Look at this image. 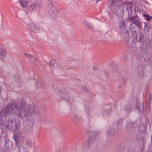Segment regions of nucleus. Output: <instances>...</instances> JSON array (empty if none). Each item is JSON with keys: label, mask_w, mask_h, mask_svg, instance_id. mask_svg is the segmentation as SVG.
Masks as SVG:
<instances>
[{"label": "nucleus", "mask_w": 152, "mask_h": 152, "mask_svg": "<svg viewBox=\"0 0 152 152\" xmlns=\"http://www.w3.org/2000/svg\"><path fill=\"white\" fill-rule=\"evenodd\" d=\"M26 102L21 100L18 104L17 101L12 102L13 114L22 119L23 117L25 118L29 116L30 114H37L40 113V110L38 107L35 105H28L26 106Z\"/></svg>", "instance_id": "1"}, {"label": "nucleus", "mask_w": 152, "mask_h": 152, "mask_svg": "<svg viewBox=\"0 0 152 152\" xmlns=\"http://www.w3.org/2000/svg\"><path fill=\"white\" fill-rule=\"evenodd\" d=\"M8 129L9 131H13V137L17 145L20 141V138H22V134L18 129V124L12 121H8L4 125L2 121L0 122V127L3 129L4 127Z\"/></svg>", "instance_id": "2"}, {"label": "nucleus", "mask_w": 152, "mask_h": 152, "mask_svg": "<svg viewBox=\"0 0 152 152\" xmlns=\"http://www.w3.org/2000/svg\"><path fill=\"white\" fill-rule=\"evenodd\" d=\"M132 6H131L128 8H127L129 12L128 19L129 21L133 23H134L138 28H141L142 27V23L138 20L139 19L138 16L136 15L134 16L132 14Z\"/></svg>", "instance_id": "3"}, {"label": "nucleus", "mask_w": 152, "mask_h": 152, "mask_svg": "<svg viewBox=\"0 0 152 152\" xmlns=\"http://www.w3.org/2000/svg\"><path fill=\"white\" fill-rule=\"evenodd\" d=\"M88 131L90 132V136L86 143V145L85 146L86 147L85 151H88L94 145L93 141L95 139L96 135L98 133V131H93L91 129L88 130Z\"/></svg>", "instance_id": "4"}, {"label": "nucleus", "mask_w": 152, "mask_h": 152, "mask_svg": "<svg viewBox=\"0 0 152 152\" xmlns=\"http://www.w3.org/2000/svg\"><path fill=\"white\" fill-rule=\"evenodd\" d=\"M12 102L8 104L0 111V119H2L4 117L6 118L7 116L13 114Z\"/></svg>", "instance_id": "5"}, {"label": "nucleus", "mask_w": 152, "mask_h": 152, "mask_svg": "<svg viewBox=\"0 0 152 152\" xmlns=\"http://www.w3.org/2000/svg\"><path fill=\"white\" fill-rule=\"evenodd\" d=\"M47 7L49 15L54 19L56 18L57 16L58 10L53 6L52 0H48Z\"/></svg>", "instance_id": "6"}, {"label": "nucleus", "mask_w": 152, "mask_h": 152, "mask_svg": "<svg viewBox=\"0 0 152 152\" xmlns=\"http://www.w3.org/2000/svg\"><path fill=\"white\" fill-rule=\"evenodd\" d=\"M53 89H54V91L56 92V90L58 91L60 94V96L61 99L67 102L69 101V96L68 94L69 92L64 89H62L61 90H58V88H56V86L55 85H53L52 86Z\"/></svg>", "instance_id": "7"}, {"label": "nucleus", "mask_w": 152, "mask_h": 152, "mask_svg": "<svg viewBox=\"0 0 152 152\" xmlns=\"http://www.w3.org/2000/svg\"><path fill=\"white\" fill-rule=\"evenodd\" d=\"M42 1L40 0H37L34 4L30 5L28 9L30 10H38L39 8L42 7Z\"/></svg>", "instance_id": "8"}, {"label": "nucleus", "mask_w": 152, "mask_h": 152, "mask_svg": "<svg viewBox=\"0 0 152 152\" xmlns=\"http://www.w3.org/2000/svg\"><path fill=\"white\" fill-rule=\"evenodd\" d=\"M112 11L116 15L118 18L122 17V14H123L124 12L122 11L118 7V5H115L111 8Z\"/></svg>", "instance_id": "9"}, {"label": "nucleus", "mask_w": 152, "mask_h": 152, "mask_svg": "<svg viewBox=\"0 0 152 152\" xmlns=\"http://www.w3.org/2000/svg\"><path fill=\"white\" fill-rule=\"evenodd\" d=\"M152 99V95L151 93L149 94V101L148 103H145L143 102L142 105L143 111L146 112L147 110H149L150 108V104H151V100Z\"/></svg>", "instance_id": "10"}, {"label": "nucleus", "mask_w": 152, "mask_h": 152, "mask_svg": "<svg viewBox=\"0 0 152 152\" xmlns=\"http://www.w3.org/2000/svg\"><path fill=\"white\" fill-rule=\"evenodd\" d=\"M27 27L28 29L35 33L37 32L40 28L37 25L32 23L28 24Z\"/></svg>", "instance_id": "11"}, {"label": "nucleus", "mask_w": 152, "mask_h": 152, "mask_svg": "<svg viewBox=\"0 0 152 152\" xmlns=\"http://www.w3.org/2000/svg\"><path fill=\"white\" fill-rule=\"evenodd\" d=\"M102 111L103 116H107L111 113V107L110 105L105 106L103 107Z\"/></svg>", "instance_id": "12"}, {"label": "nucleus", "mask_w": 152, "mask_h": 152, "mask_svg": "<svg viewBox=\"0 0 152 152\" xmlns=\"http://www.w3.org/2000/svg\"><path fill=\"white\" fill-rule=\"evenodd\" d=\"M5 140L4 146L7 149L10 150L12 148V142L9 140L7 139L6 137H3Z\"/></svg>", "instance_id": "13"}, {"label": "nucleus", "mask_w": 152, "mask_h": 152, "mask_svg": "<svg viewBox=\"0 0 152 152\" xmlns=\"http://www.w3.org/2000/svg\"><path fill=\"white\" fill-rule=\"evenodd\" d=\"M136 39L137 42H140L141 43H143L145 41L144 37L142 34L139 32L138 33L136 34Z\"/></svg>", "instance_id": "14"}, {"label": "nucleus", "mask_w": 152, "mask_h": 152, "mask_svg": "<svg viewBox=\"0 0 152 152\" xmlns=\"http://www.w3.org/2000/svg\"><path fill=\"white\" fill-rule=\"evenodd\" d=\"M107 134L109 137H113L114 135V127L113 126H110L107 132Z\"/></svg>", "instance_id": "15"}, {"label": "nucleus", "mask_w": 152, "mask_h": 152, "mask_svg": "<svg viewBox=\"0 0 152 152\" xmlns=\"http://www.w3.org/2000/svg\"><path fill=\"white\" fill-rule=\"evenodd\" d=\"M129 30L128 29L123 30H121V36L123 38L125 39L128 37L129 35Z\"/></svg>", "instance_id": "16"}, {"label": "nucleus", "mask_w": 152, "mask_h": 152, "mask_svg": "<svg viewBox=\"0 0 152 152\" xmlns=\"http://www.w3.org/2000/svg\"><path fill=\"white\" fill-rule=\"evenodd\" d=\"M133 107V106L132 104H127L125 106L124 109L125 112L128 113V114H129Z\"/></svg>", "instance_id": "17"}, {"label": "nucleus", "mask_w": 152, "mask_h": 152, "mask_svg": "<svg viewBox=\"0 0 152 152\" xmlns=\"http://www.w3.org/2000/svg\"><path fill=\"white\" fill-rule=\"evenodd\" d=\"M130 30L132 34L134 35L136 34V29L135 26L132 23H130L129 26Z\"/></svg>", "instance_id": "18"}, {"label": "nucleus", "mask_w": 152, "mask_h": 152, "mask_svg": "<svg viewBox=\"0 0 152 152\" xmlns=\"http://www.w3.org/2000/svg\"><path fill=\"white\" fill-rule=\"evenodd\" d=\"M126 20H123L121 21L119 23V26L121 30H124L126 29Z\"/></svg>", "instance_id": "19"}, {"label": "nucleus", "mask_w": 152, "mask_h": 152, "mask_svg": "<svg viewBox=\"0 0 152 152\" xmlns=\"http://www.w3.org/2000/svg\"><path fill=\"white\" fill-rule=\"evenodd\" d=\"M27 132H31L33 130V125L31 123H30L26 125L25 128Z\"/></svg>", "instance_id": "20"}, {"label": "nucleus", "mask_w": 152, "mask_h": 152, "mask_svg": "<svg viewBox=\"0 0 152 152\" xmlns=\"http://www.w3.org/2000/svg\"><path fill=\"white\" fill-rule=\"evenodd\" d=\"M133 41V40L132 39H130L129 38H128L126 42V45L127 47H132Z\"/></svg>", "instance_id": "21"}, {"label": "nucleus", "mask_w": 152, "mask_h": 152, "mask_svg": "<svg viewBox=\"0 0 152 152\" xmlns=\"http://www.w3.org/2000/svg\"><path fill=\"white\" fill-rule=\"evenodd\" d=\"M0 56L2 57L6 56V50L4 49V46H2L0 49Z\"/></svg>", "instance_id": "22"}, {"label": "nucleus", "mask_w": 152, "mask_h": 152, "mask_svg": "<svg viewBox=\"0 0 152 152\" xmlns=\"http://www.w3.org/2000/svg\"><path fill=\"white\" fill-rule=\"evenodd\" d=\"M116 3V2L115 0H108L107 4L109 7L110 8L111 7H112L114 6L115 5H117Z\"/></svg>", "instance_id": "23"}, {"label": "nucleus", "mask_w": 152, "mask_h": 152, "mask_svg": "<svg viewBox=\"0 0 152 152\" xmlns=\"http://www.w3.org/2000/svg\"><path fill=\"white\" fill-rule=\"evenodd\" d=\"M34 142L33 140L31 139H27L26 140V145H28L29 147L32 146L34 145Z\"/></svg>", "instance_id": "24"}, {"label": "nucleus", "mask_w": 152, "mask_h": 152, "mask_svg": "<svg viewBox=\"0 0 152 152\" xmlns=\"http://www.w3.org/2000/svg\"><path fill=\"white\" fill-rule=\"evenodd\" d=\"M20 3L22 7L25 8L27 7L28 1L26 0H20Z\"/></svg>", "instance_id": "25"}, {"label": "nucleus", "mask_w": 152, "mask_h": 152, "mask_svg": "<svg viewBox=\"0 0 152 152\" xmlns=\"http://www.w3.org/2000/svg\"><path fill=\"white\" fill-rule=\"evenodd\" d=\"M124 120L123 118H119L117 121V125L118 126L121 127L122 126Z\"/></svg>", "instance_id": "26"}, {"label": "nucleus", "mask_w": 152, "mask_h": 152, "mask_svg": "<svg viewBox=\"0 0 152 152\" xmlns=\"http://www.w3.org/2000/svg\"><path fill=\"white\" fill-rule=\"evenodd\" d=\"M72 117V120L74 122H77L81 118L80 117L77 116L75 114H74L73 115Z\"/></svg>", "instance_id": "27"}, {"label": "nucleus", "mask_w": 152, "mask_h": 152, "mask_svg": "<svg viewBox=\"0 0 152 152\" xmlns=\"http://www.w3.org/2000/svg\"><path fill=\"white\" fill-rule=\"evenodd\" d=\"M143 16L144 18L147 21H149L152 19V16L148 14H143Z\"/></svg>", "instance_id": "28"}, {"label": "nucleus", "mask_w": 152, "mask_h": 152, "mask_svg": "<svg viewBox=\"0 0 152 152\" xmlns=\"http://www.w3.org/2000/svg\"><path fill=\"white\" fill-rule=\"evenodd\" d=\"M145 29H147V31H148L151 29V25L149 23H145Z\"/></svg>", "instance_id": "29"}, {"label": "nucleus", "mask_w": 152, "mask_h": 152, "mask_svg": "<svg viewBox=\"0 0 152 152\" xmlns=\"http://www.w3.org/2000/svg\"><path fill=\"white\" fill-rule=\"evenodd\" d=\"M24 56L25 57L27 58H34V61H36L37 58L34 57L33 56L30 54L25 53L24 54Z\"/></svg>", "instance_id": "30"}, {"label": "nucleus", "mask_w": 152, "mask_h": 152, "mask_svg": "<svg viewBox=\"0 0 152 152\" xmlns=\"http://www.w3.org/2000/svg\"><path fill=\"white\" fill-rule=\"evenodd\" d=\"M84 23L86 25V27L88 29H91L92 28V26L87 21H85Z\"/></svg>", "instance_id": "31"}, {"label": "nucleus", "mask_w": 152, "mask_h": 152, "mask_svg": "<svg viewBox=\"0 0 152 152\" xmlns=\"http://www.w3.org/2000/svg\"><path fill=\"white\" fill-rule=\"evenodd\" d=\"M124 4L128 6L132 5L133 4V2H130L127 1H126L124 2L123 3Z\"/></svg>", "instance_id": "32"}, {"label": "nucleus", "mask_w": 152, "mask_h": 152, "mask_svg": "<svg viewBox=\"0 0 152 152\" xmlns=\"http://www.w3.org/2000/svg\"><path fill=\"white\" fill-rule=\"evenodd\" d=\"M137 120L134 122L131 123V124H132V128H135L137 126Z\"/></svg>", "instance_id": "33"}, {"label": "nucleus", "mask_w": 152, "mask_h": 152, "mask_svg": "<svg viewBox=\"0 0 152 152\" xmlns=\"http://www.w3.org/2000/svg\"><path fill=\"white\" fill-rule=\"evenodd\" d=\"M125 128L126 129H131L132 128V124H131V123H128L126 125Z\"/></svg>", "instance_id": "34"}, {"label": "nucleus", "mask_w": 152, "mask_h": 152, "mask_svg": "<svg viewBox=\"0 0 152 152\" xmlns=\"http://www.w3.org/2000/svg\"><path fill=\"white\" fill-rule=\"evenodd\" d=\"M135 109L138 110H140V105L139 103H137L135 105Z\"/></svg>", "instance_id": "35"}, {"label": "nucleus", "mask_w": 152, "mask_h": 152, "mask_svg": "<svg viewBox=\"0 0 152 152\" xmlns=\"http://www.w3.org/2000/svg\"><path fill=\"white\" fill-rule=\"evenodd\" d=\"M85 109L86 112L87 113L88 115L89 118V115L90 114V110H89L88 108L87 107H86L85 108Z\"/></svg>", "instance_id": "36"}, {"label": "nucleus", "mask_w": 152, "mask_h": 152, "mask_svg": "<svg viewBox=\"0 0 152 152\" xmlns=\"http://www.w3.org/2000/svg\"><path fill=\"white\" fill-rule=\"evenodd\" d=\"M55 63L54 61L53 60H51L49 63V65L50 67V68H51V66H53L54 65Z\"/></svg>", "instance_id": "37"}, {"label": "nucleus", "mask_w": 152, "mask_h": 152, "mask_svg": "<svg viewBox=\"0 0 152 152\" xmlns=\"http://www.w3.org/2000/svg\"><path fill=\"white\" fill-rule=\"evenodd\" d=\"M31 61H32L33 63H35V64L36 65H38V64L37 62V61H38V59H37L36 61H34V58H31L30 59Z\"/></svg>", "instance_id": "38"}, {"label": "nucleus", "mask_w": 152, "mask_h": 152, "mask_svg": "<svg viewBox=\"0 0 152 152\" xmlns=\"http://www.w3.org/2000/svg\"><path fill=\"white\" fill-rule=\"evenodd\" d=\"M42 84H41L40 83L38 82L37 83L36 85L39 87H43Z\"/></svg>", "instance_id": "39"}, {"label": "nucleus", "mask_w": 152, "mask_h": 152, "mask_svg": "<svg viewBox=\"0 0 152 152\" xmlns=\"http://www.w3.org/2000/svg\"><path fill=\"white\" fill-rule=\"evenodd\" d=\"M82 91L83 92H87V91H88L87 88L85 86H83L82 88Z\"/></svg>", "instance_id": "40"}, {"label": "nucleus", "mask_w": 152, "mask_h": 152, "mask_svg": "<svg viewBox=\"0 0 152 152\" xmlns=\"http://www.w3.org/2000/svg\"><path fill=\"white\" fill-rule=\"evenodd\" d=\"M82 91L83 92H87V91H88L87 88L85 86H83L82 88Z\"/></svg>", "instance_id": "41"}, {"label": "nucleus", "mask_w": 152, "mask_h": 152, "mask_svg": "<svg viewBox=\"0 0 152 152\" xmlns=\"http://www.w3.org/2000/svg\"><path fill=\"white\" fill-rule=\"evenodd\" d=\"M134 10H135V12H138L140 11V9L139 7H135V8H134Z\"/></svg>", "instance_id": "42"}, {"label": "nucleus", "mask_w": 152, "mask_h": 152, "mask_svg": "<svg viewBox=\"0 0 152 152\" xmlns=\"http://www.w3.org/2000/svg\"><path fill=\"white\" fill-rule=\"evenodd\" d=\"M128 152H135V150L132 148H130L128 150Z\"/></svg>", "instance_id": "43"}, {"label": "nucleus", "mask_w": 152, "mask_h": 152, "mask_svg": "<svg viewBox=\"0 0 152 152\" xmlns=\"http://www.w3.org/2000/svg\"><path fill=\"white\" fill-rule=\"evenodd\" d=\"M123 82L124 84H125L126 83V79L124 78L123 79Z\"/></svg>", "instance_id": "44"}, {"label": "nucleus", "mask_w": 152, "mask_h": 152, "mask_svg": "<svg viewBox=\"0 0 152 152\" xmlns=\"http://www.w3.org/2000/svg\"><path fill=\"white\" fill-rule=\"evenodd\" d=\"M2 140L1 139V137H0V145H2Z\"/></svg>", "instance_id": "45"}, {"label": "nucleus", "mask_w": 152, "mask_h": 152, "mask_svg": "<svg viewBox=\"0 0 152 152\" xmlns=\"http://www.w3.org/2000/svg\"><path fill=\"white\" fill-rule=\"evenodd\" d=\"M123 0H115V1H117L118 2H121L123 1Z\"/></svg>", "instance_id": "46"}, {"label": "nucleus", "mask_w": 152, "mask_h": 152, "mask_svg": "<svg viewBox=\"0 0 152 152\" xmlns=\"http://www.w3.org/2000/svg\"><path fill=\"white\" fill-rule=\"evenodd\" d=\"M143 2H145L146 4L147 3L146 0H142Z\"/></svg>", "instance_id": "47"}, {"label": "nucleus", "mask_w": 152, "mask_h": 152, "mask_svg": "<svg viewBox=\"0 0 152 152\" xmlns=\"http://www.w3.org/2000/svg\"><path fill=\"white\" fill-rule=\"evenodd\" d=\"M121 86H119L118 87V88H121Z\"/></svg>", "instance_id": "48"}, {"label": "nucleus", "mask_w": 152, "mask_h": 152, "mask_svg": "<svg viewBox=\"0 0 152 152\" xmlns=\"http://www.w3.org/2000/svg\"><path fill=\"white\" fill-rule=\"evenodd\" d=\"M96 68V67H93V69L94 70Z\"/></svg>", "instance_id": "49"}, {"label": "nucleus", "mask_w": 152, "mask_h": 152, "mask_svg": "<svg viewBox=\"0 0 152 152\" xmlns=\"http://www.w3.org/2000/svg\"><path fill=\"white\" fill-rule=\"evenodd\" d=\"M142 117H140V120H142Z\"/></svg>", "instance_id": "50"}, {"label": "nucleus", "mask_w": 152, "mask_h": 152, "mask_svg": "<svg viewBox=\"0 0 152 152\" xmlns=\"http://www.w3.org/2000/svg\"><path fill=\"white\" fill-rule=\"evenodd\" d=\"M151 141L152 142V135L151 136Z\"/></svg>", "instance_id": "51"}, {"label": "nucleus", "mask_w": 152, "mask_h": 152, "mask_svg": "<svg viewBox=\"0 0 152 152\" xmlns=\"http://www.w3.org/2000/svg\"><path fill=\"white\" fill-rule=\"evenodd\" d=\"M96 2H98V0H97V1H96Z\"/></svg>", "instance_id": "52"}, {"label": "nucleus", "mask_w": 152, "mask_h": 152, "mask_svg": "<svg viewBox=\"0 0 152 152\" xmlns=\"http://www.w3.org/2000/svg\"><path fill=\"white\" fill-rule=\"evenodd\" d=\"M126 0L127 1H129V0Z\"/></svg>", "instance_id": "53"}, {"label": "nucleus", "mask_w": 152, "mask_h": 152, "mask_svg": "<svg viewBox=\"0 0 152 152\" xmlns=\"http://www.w3.org/2000/svg\"><path fill=\"white\" fill-rule=\"evenodd\" d=\"M115 107H116V105H115Z\"/></svg>", "instance_id": "54"}, {"label": "nucleus", "mask_w": 152, "mask_h": 152, "mask_svg": "<svg viewBox=\"0 0 152 152\" xmlns=\"http://www.w3.org/2000/svg\"><path fill=\"white\" fill-rule=\"evenodd\" d=\"M108 14H109V15H110V14H109V13H108Z\"/></svg>", "instance_id": "55"}]
</instances>
